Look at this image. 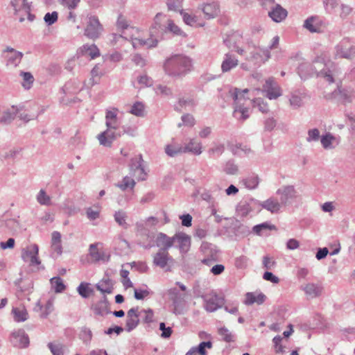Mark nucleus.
Wrapping results in <instances>:
<instances>
[{"label": "nucleus", "instance_id": "obj_63", "mask_svg": "<svg viewBox=\"0 0 355 355\" xmlns=\"http://www.w3.org/2000/svg\"><path fill=\"white\" fill-rule=\"evenodd\" d=\"M44 20L48 25H52L58 20V12L55 11L51 13L47 12L44 17Z\"/></svg>", "mask_w": 355, "mask_h": 355}, {"label": "nucleus", "instance_id": "obj_32", "mask_svg": "<svg viewBox=\"0 0 355 355\" xmlns=\"http://www.w3.org/2000/svg\"><path fill=\"white\" fill-rule=\"evenodd\" d=\"M51 248L57 254L62 253L61 234L59 232L55 231L52 233Z\"/></svg>", "mask_w": 355, "mask_h": 355}, {"label": "nucleus", "instance_id": "obj_57", "mask_svg": "<svg viewBox=\"0 0 355 355\" xmlns=\"http://www.w3.org/2000/svg\"><path fill=\"white\" fill-rule=\"evenodd\" d=\"M262 262L263 268L266 270H272L276 266V262L274 259L268 255L263 257Z\"/></svg>", "mask_w": 355, "mask_h": 355}, {"label": "nucleus", "instance_id": "obj_20", "mask_svg": "<svg viewBox=\"0 0 355 355\" xmlns=\"http://www.w3.org/2000/svg\"><path fill=\"white\" fill-rule=\"evenodd\" d=\"M142 161L141 155H139L138 158L132 159L130 164V169L132 174L136 176L139 180H145L146 176L144 168L141 164Z\"/></svg>", "mask_w": 355, "mask_h": 355}, {"label": "nucleus", "instance_id": "obj_46", "mask_svg": "<svg viewBox=\"0 0 355 355\" xmlns=\"http://www.w3.org/2000/svg\"><path fill=\"white\" fill-rule=\"evenodd\" d=\"M167 24L165 28V33L169 31L176 35H185L181 29L175 25L172 20L167 19Z\"/></svg>", "mask_w": 355, "mask_h": 355}, {"label": "nucleus", "instance_id": "obj_2", "mask_svg": "<svg viewBox=\"0 0 355 355\" xmlns=\"http://www.w3.org/2000/svg\"><path fill=\"white\" fill-rule=\"evenodd\" d=\"M192 61L183 55H174L166 60L164 69L166 74L172 77H182L191 71Z\"/></svg>", "mask_w": 355, "mask_h": 355}, {"label": "nucleus", "instance_id": "obj_49", "mask_svg": "<svg viewBox=\"0 0 355 355\" xmlns=\"http://www.w3.org/2000/svg\"><path fill=\"white\" fill-rule=\"evenodd\" d=\"M139 323V317H128L126 318L125 322V330L128 332H130L135 329Z\"/></svg>", "mask_w": 355, "mask_h": 355}, {"label": "nucleus", "instance_id": "obj_18", "mask_svg": "<svg viewBox=\"0 0 355 355\" xmlns=\"http://www.w3.org/2000/svg\"><path fill=\"white\" fill-rule=\"evenodd\" d=\"M308 95L304 89H299L294 90L290 96V105L297 109L303 106Z\"/></svg>", "mask_w": 355, "mask_h": 355}, {"label": "nucleus", "instance_id": "obj_9", "mask_svg": "<svg viewBox=\"0 0 355 355\" xmlns=\"http://www.w3.org/2000/svg\"><path fill=\"white\" fill-rule=\"evenodd\" d=\"M301 289L304 292L308 298L314 299L320 297L324 293V286L322 282H308L301 286Z\"/></svg>", "mask_w": 355, "mask_h": 355}, {"label": "nucleus", "instance_id": "obj_41", "mask_svg": "<svg viewBox=\"0 0 355 355\" xmlns=\"http://www.w3.org/2000/svg\"><path fill=\"white\" fill-rule=\"evenodd\" d=\"M89 284L86 282H81L77 288L78 294L83 298H87L91 293H93V289L89 287Z\"/></svg>", "mask_w": 355, "mask_h": 355}, {"label": "nucleus", "instance_id": "obj_21", "mask_svg": "<svg viewBox=\"0 0 355 355\" xmlns=\"http://www.w3.org/2000/svg\"><path fill=\"white\" fill-rule=\"evenodd\" d=\"M239 65V60L235 55L231 53H227L224 55L221 63V71L223 73H227L236 68Z\"/></svg>", "mask_w": 355, "mask_h": 355}, {"label": "nucleus", "instance_id": "obj_31", "mask_svg": "<svg viewBox=\"0 0 355 355\" xmlns=\"http://www.w3.org/2000/svg\"><path fill=\"white\" fill-rule=\"evenodd\" d=\"M202 146L200 142H196L194 139H191L190 141L183 147V152H190L194 155H200L202 153Z\"/></svg>", "mask_w": 355, "mask_h": 355}, {"label": "nucleus", "instance_id": "obj_51", "mask_svg": "<svg viewBox=\"0 0 355 355\" xmlns=\"http://www.w3.org/2000/svg\"><path fill=\"white\" fill-rule=\"evenodd\" d=\"M130 112L137 116H142L144 112V105L141 102H136L131 107Z\"/></svg>", "mask_w": 355, "mask_h": 355}, {"label": "nucleus", "instance_id": "obj_44", "mask_svg": "<svg viewBox=\"0 0 355 355\" xmlns=\"http://www.w3.org/2000/svg\"><path fill=\"white\" fill-rule=\"evenodd\" d=\"M218 334L221 339L227 343L234 341V335L225 327L218 329Z\"/></svg>", "mask_w": 355, "mask_h": 355}, {"label": "nucleus", "instance_id": "obj_59", "mask_svg": "<svg viewBox=\"0 0 355 355\" xmlns=\"http://www.w3.org/2000/svg\"><path fill=\"white\" fill-rule=\"evenodd\" d=\"M86 215L87 218L90 220H96L100 216V209H94L92 207H88L86 209Z\"/></svg>", "mask_w": 355, "mask_h": 355}, {"label": "nucleus", "instance_id": "obj_25", "mask_svg": "<svg viewBox=\"0 0 355 355\" xmlns=\"http://www.w3.org/2000/svg\"><path fill=\"white\" fill-rule=\"evenodd\" d=\"M91 309L93 310L95 315H104L110 313L109 302L105 295L96 304L92 305Z\"/></svg>", "mask_w": 355, "mask_h": 355}, {"label": "nucleus", "instance_id": "obj_27", "mask_svg": "<svg viewBox=\"0 0 355 355\" xmlns=\"http://www.w3.org/2000/svg\"><path fill=\"white\" fill-rule=\"evenodd\" d=\"M96 288L105 295V294H110L113 292L114 284L110 279L103 278L96 284Z\"/></svg>", "mask_w": 355, "mask_h": 355}, {"label": "nucleus", "instance_id": "obj_62", "mask_svg": "<svg viewBox=\"0 0 355 355\" xmlns=\"http://www.w3.org/2000/svg\"><path fill=\"white\" fill-rule=\"evenodd\" d=\"M323 4L326 11L329 13H332L338 6V2L337 0H324Z\"/></svg>", "mask_w": 355, "mask_h": 355}, {"label": "nucleus", "instance_id": "obj_30", "mask_svg": "<svg viewBox=\"0 0 355 355\" xmlns=\"http://www.w3.org/2000/svg\"><path fill=\"white\" fill-rule=\"evenodd\" d=\"M15 321L17 322H24L28 319V313L24 307H16L12 310Z\"/></svg>", "mask_w": 355, "mask_h": 355}, {"label": "nucleus", "instance_id": "obj_33", "mask_svg": "<svg viewBox=\"0 0 355 355\" xmlns=\"http://www.w3.org/2000/svg\"><path fill=\"white\" fill-rule=\"evenodd\" d=\"M114 218L116 223L119 226L122 227L124 229H127L128 227V224L126 222L128 215L125 211L121 209L116 211L114 214Z\"/></svg>", "mask_w": 355, "mask_h": 355}, {"label": "nucleus", "instance_id": "obj_35", "mask_svg": "<svg viewBox=\"0 0 355 355\" xmlns=\"http://www.w3.org/2000/svg\"><path fill=\"white\" fill-rule=\"evenodd\" d=\"M80 51L89 55L92 59L100 55L99 50L94 44H85L80 48Z\"/></svg>", "mask_w": 355, "mask_h": 355}, {"label": "nucleus", "instance_id": "obj_36", "mask_svg": "<svg viewBox=\"0 0 355 355\" xmlns=\"http://www.w3.org/2000/svg\"><path fill=\"white\" fill-rule=\"evenodd\" d=\"M50 282L52 288L55 291V293H62L66 288V286L64 285L62 279L60 277H52L50 279Z\"/></svg>", "mask_w": 355, "mask_h": 355}, {"label": "nucleus", "instance_id": "obj_19", "mask_svg": "<svg viewBox=\"0 0 355 355\" xmlns=\"http://www.w3.org/2000/svg\"><path fill=\"white\" fill-rule=\"evenodd\" d=\"M155 246L159 248V250L167 251L173 246L175 243L174 236L170 237L163 232H157Z\"/></svg>", "mask_w": 355, "mask_h": 355}, {"label": "nucleus", "instance_id": "obj_64", "mask_svg": "<svg viewBox=\"0 0 355 355\" xmlns=\"http://www.w3.org/2000/svg\"><path fill=\"white\" fill-rule=\"evenodd\" d=\"M224 171L227 174L235 175L238 171V167L234 163L229 161L226 163Z\"/></svg>", "mask_w": 355, "mask_h": 355}, {"label": "nucleus", "instance_id": "obj_54", "mask_svg": "<svg viewBox=\"0 0 355 355\" xmlns=\"http://www.w3.org/2000/svg\"><path fill=\"white\" fill-rule=\"evenodd\" d=\"M254 107H258L259 110L262 113H268L269 112V107L266 102L262 98H258L253 101Z\"/></svg>", "mask_w": 355, "mask_h": 355}, {"label": "nucleus", "instance_id": "obj_4", "mask_svg": "<svg viewBox=\"0 0 355 355\" xmlns=\"http://www.w3.org/2000/svg\"><path fill=\"white\" fill-rule=\"evenodd\" d=\"M248 92V89H245L241 92L237 88H233L230 89L228 93L229 96L234 101V116L243 121L249 117V109L244 107L245 102L247 101V99L244 98V94Z\"/></svg>", "mask_w": 355, "mask_h": 355}, {"label": "nucleus", "instance_id": "obj_56", "mask_svg": "<svg viewBox=\"0 0 355 355\" xmlns=\"http://www.w3.org/2000/svg\"><path fill=\"white\" fill-rule=\"evenodd\" d=\"M301 201V196L299 193L295 190L293 187L290 186V205L295 202V206H297Z\"/></svg>", "mask_w": 355, "mask_h": 355}, {"label": "nucleus", "instance_id": "obj_5", "mask_svg": "<svg viewBox=\"0 0 355 355\" xmlns=\"http://www.w3.org/2000/svg\"><path fill=\"white\" fill-rule=\"evenodd\" d=\"M136 236L138 244L144 249H150L155 247L157 232L148 230L143 223L137 222L135 224Z\"/></svg>", "mask_w": 355, "mask_h": 355}, {"label": "nucleus", "instance_id": "obj_12", "mask_svg": "<svg viewBox=\"0 0 355 355\" xmlns=\"http://www.w3.org/2000/svg\"><path fill=\"white\" fill-rule=\"evenodd\" d=\"M205 302L204 307L208 312L216 311L223 304V298L218 296L216 293H210L203 295Z\"/></svg>", "mask_w": 355, "mask_h": 355}, {"label": "nucleus", "instance_id": "obj_22", "mask_svg": "<svg viewBox=\"0 0 355 355\" xmlns=\"http://www.w3.org/2000/svg\"><path fill=\"white\" fill-rule=\"evenodd\" d=\"M168 295L170 299L173 301V304L175 306L173 313L175 314H180L181 311L179 310V306L184 302L185 294H180L177 288H171L168 291Z\"/></svg>", "mask_w": 355, "mask_h": 355}, {"label": "nucleus", "instance_id": "obj_7", "mask_svg": "<svg viewBox=\"0 0 355 355\" xmlns=\"http://www.w3.org/2000/svg\"><path fill=\"white\" fill-rule=\"evenodd\" d=\"M335 58L352 60L355 58V45L349 38L343 39L335 46Z\"/></svg>", "mask_w": 355, "mask_h": 355}, {"label": "nucleus", "instance_id": "obj_14", "mask_svg": "<svg viewBox=\"0 0 355 355\" xmlns=\"http://www.w3.org/2000/svg\"><path fill=\"white\" fill-rule=\"evenodd\" d=\"M263 91L266 92V96L270 100L276 99L282 94L281 88L272 78H269L266 81Z\"/></svg>", "mask_w": 355, "mask_h": 355}, {"label": "nucleus", "instance_id": "obj_39", "mask_svg": "<svg viewBox=\"0 0 355 355\" xmlns=\"http://www.w3.org/2000/svg\"><path fill=\"white\" fill-rule=\"evenodd\" d=\"M335 139L336 138L334 136H333L330 132H327L321 137L320 141L324 149H331L334 148L332 143Z\"/></svg>", "mask_w": 355, "mask_h": 355}, {"label": "nucleus", "instance_id": "obj_23", "mask_svg": "<svg viewBox=\"0 0 355 355\" xmlns=\"http://www.w3.org/2000/svg\"><path fill=\"white\" fill-rule=\"evenodd\" d=\"M175 243L177 242L181 252H187L191 245L190 236L183 232H178L174 235Z\"/></svg>", "mask_w": 355, "mask_h": 355}, {"label": "nucleus", "instance_id": "obj_37", "mask_svg": "<svg viewBox=\"0 0 355 355\" xmlns=\"http://www.w3.org/2000/svg\"><path fill=\"white\" fill-rule=\"evenodd\" d=\"M12 336L17 338L22 347H26L29 344V338L28 335L25 333L24 329H19L12 334Z\"/></svg>", "mask_w": 355, "mask_h": 355}, {"label": "nucleus", "instance_id": "obj_52", "mask_svg": "<svg viewBox=\"0 0 355 355\" xmlns=\"http://www.w3.org/2000/svg\"><path fill=\"white\" fill-rule=\"evenodd\" d=\"M37 202L42 205H50L51 198L46 194L44 190L41 189L37 196Z\"/></svg>", "mask_w": 355, "mask_h": 355}, {"label": "nucleus", "instance_id": "obj_45", "mask_svg": "<svg viewBox=\"0 0 355 355\" xmlns=\"http://www.w3.org/2000/svg\"><path fill=\"white\" fill-rule=\"evenodd\" d=\"M195 105V102L193 98H181L179 99L178 105H175V110L181 111L182 108L187 107H193Z\"/></svg>", "mask_w": 355, "mask_h": 355}, {"label": "nucleus", "instance_id": "obj_42", "mask_svg": "<svg viewBox=\"0 0 355 355\" xmlns=\"http://www.w3.org/2000/svg\"><path fill=\"white\" fill-rule=\"evenodd\" d=\"M259 183V177L255 175H252L246 178L243 180V184L248 189H254L257 187Z\"/></svg>", "mask_w": 355, "mask_h": 355}, {"label": "nucleus", "instance_id": "obj_13", "mask_svg": "<svg viewBox=\"0 0 355 355\" xmlns=\"http://www.w3.org/2000/svg\"><path fill=\"white\" fill-rule=\"evenodd\" d=\"M173 259L170 256L168 252L165 250H158L153 256V263L155 266L159 267L165 271H169L170 267L168 263L172 261Z\"/></svg>", "mask_w": 355, "mask_h": 355}, {"label": "nucleus", "instance_id": "obj_28", "mask_svg": "<svg viewBox=\"0 0 355 355\" xmlns=\"http://www.w3.org/2000/svg\"><path fill=\"white\" fill-rule=\"evenodd\" d=\"M202 10L208 19L214 18L219 13V6L216 2L206 3L202 5Z\"/></svg>", "mask_w": 355, "mask_h": 355}, {"label": "nucleus", "instance_id": "obj_53", "mask_svg": "<svg viewBox=\"0 0 355 355\" xmlns=\"http://www.w3.org/2000/svg\"><path fill=\"white\" fill-rule=\"evenodd\" d=\"M182 123H180L178 124V127L180 128L182 125H186L189 127H192L195 125L196 121L193 115L190 114H185L182 116Z\"/></svg>", "mask_w": 355, "mask_h": 355}, {"label": "nucleus", "instance_id": "obj_50", "mask_svg": "<svg viewBox=\"0 0 355 355\" xmlns=\"http://www.w3.org/2000/svg\"><path fill=\"white\" fill-rule=\"evenodd\" d=\"M135 180L128 176L124 177L121 183L117 184V187H119L123 191L126 190L128 188H130L131 189H132L135 187Z\"/></svg>", "mask_w": 355, "mask_h": 355}, {"label": "nucleus", "instance_id": "obj_40", "mask_svg": "<svg viewBox=\"0 0 355 355\" xmlns=\"http://www.w3.org/2000/svg\"><path fill=\"white\" fill-rule=\"evenodd\" d=\"M22 77L23 81L21 85L23 87L26 89H29L34 82V77L30 72H24L21 71L20 73Z\"/></svg>", "mask_w": 355, "mask_h": 355}, {"label": "nucleus", "instance_id": "obj_60", "mask_svg": "<svg viewBox=\"0 0 355 355\" xmlns=\"http://www.w3.org/2000/svg\"><path fill=\"white\" fill-rule=\"evenodd\" d=\"M182 0H168L167 6L169 10L178 11L182 8Z\"/></svg>", "mask_w": 355, "mask_h": 355}, {"label": "nucleus", "instance_id": "obj_26", "mask_svg": "<svg viewBox=\"0 0 355 355\" xmlns=\"http://www.w3.org/2000/svg\"><path fill=\"white\" fill-rule=\"evenodd\" d=\"M288 12L280 5L277 4L269 12L268 16L275 22H280L287 16Z\"/></svg>", "mask_w": 355, "mask_h": 355}, {"label": "nucleus", "instance_id": "obj_48", "mask_svg": "<svg viewBox=\"0 0 355 355\" xmlns=\"http://www.w3.org/2000/svg\"><path fill=\"white\" fill-rule=\"evenodd\" d=\"M166 153L170 157H175L178 154L182 153L183 147L180 146L168 145L165 148Z\"/></svg>", "mask_w": 355, "mask_h": 355}, {"label": "nucleus", "instance_id": "obj_16", "mask_svg": "<svg viewBox=\"0 0 355 355\" xmlns=\"http://www.w3.org/2000/svg\"><path fill=\"white\" fill-rule=\"evenodd\" d=\"M334 98H338L343 103H351L355 97L354 90L352 87L338 88L332 92Z\"/></svg>", "mask_w": 355, "mask_h": 355}, {"label": "nucleus", "instance_id": "obj_34", "mask_svg": "<svg viewBox=\"0 0 355 355\" xmlns=\"http://www.w3.org/2000/svg\"><path fill=\"white\" fill-rule=\"evenodd\" d=\"M273 229H275L274 225H272L268 222H266L254 226L252 230L256 234L262 236L266 234L268 231Z\"/></svg>", "mask_w": 355, "mask_h": 355}, {"label": "nucleus", "instance_id": "obj_10", "mask_svg": "<svg viewBox=\"0 0 355 355\" xmlns=\"http://www.w3.org/2000/svg\"><path fill=\"white\" fill-rule=\"evenodd\" d=\"M39 248L37 244H33L24 248L21 251V258L31 266H38L41 261L38 257Z\"/></svg>", "mask_w": 355, "mask_h": 355}, {"label": "nucleus", "instance_id": "obj_47", "mask_svg": "<svg viewBox=\"0 0 355 355\" xmlns=\"http://www.w3.org/2000/svg\"><path fill=\"white\" fill-rule=\"evenodd\" d=\"M89 254L95 261L103 260L105 261V255L103 253H101L97 247L96 244L93 243L89 246Z\"/></svg>", "mask_w": 355, "mask_h": 355}, {"label": "nucleus", "instance_id": "obj_38", "mask_svg": "<svg viewBox=\"0 0 355 355\" xmlns=\"http://www.w3.org/2000/svg\"><path fill=\"white\" fill-rule=\"evenodd\" d=\"M261 207L263 208L271 211L272 213H274V212L277 211L279 209L280 205L277 201H276L272 198H270V199H268L267 200L261 203Z\"/></svg>", "mask_w": 355, "mask_h": 355}, {"label": "nucleus", "instance_id": "obj_61", "mask_svg": "<svg viewBox=\"0 0 355 355\" xmlns=\"http://www.w3.org/2000/svg\"><path fill=\"white\" fill-rule=\"evenodd\" d=\"M248 258L245 256H240L235 259V266L239 269L245 268L248 266Z\"/></svg>", "mask_w": 355, "mask_h": 355}, {"label": "nucleus", "instance_id": "obj_15", "mask_svg": "<svg viewBox=\"0 0 355 355\" xmlns=\"http://www.w3.org/2000/svg\"><path fill=\"white\" fill-rule=\"evenodd\" d=\"M304 27L311 33H321L324 28V22L318 16H311L304 21Z\"/></svg>", "mask_w": 355, "mask_h": 355}, {"label": "nucleus", "instance_id": "obj_43", "mask_svg": "<svg viewBox=\"0 0 355 355\" xmlns=\"http://www.w3.org/2000/svg\"><path fill=\"white\" fill-rule=\"evenodd\" d=\"M23 53L20 51H15L8 58L7 64L17 67L23 58Z\"/></svg>", "mask_w": 355, "mask_h": 355}, {"label": "nucleus", "instance_id": "obj_29", "mask_svg": "<svg viewBox=\"0 0 355 355\" xmlns=\"http://www.w3.org/2000/svg\"><path fill=\"white\" fill-rule=\"evenodd\" d=\"M266 300L265 295L262 293L256 294L254 293H247L245 294V298L244 303L246 305H251L254 303L261 304Z\"/></svg>", "mask_w": 355, "mask_h": 355}, {"label": "nucleus", "instance_id": "obj_3", "mask_svg": "<svg viewBox=\"0 0 355 355\" xmlns=\"http://www.w3.org/2000/svg\"><path fill=\"white\" fill-rule=\"evenodd\" d=\"M166 16L162 13H157L155 18L153 24L150 28V38L148 40L138 39L136 38L133 41V46H148V47L156 46L158 42V40L163 36L165 33L166 24L165 22Z\"/></svg>", "mask_w": 355, "mask_h": 355}, {"label": "nucleus", "instance_id": "obj_58", "mask_svg": "<svg viewBox=\"0 0 355 355\" xmlns=\"http://www.w3.org/2000/svg\"><path fill=\"white\" fill-rule=\"evenodd\" d=\"M320 139V131L318 128L310 129L308 131L306 141L308 142L317 141Z\"/></svg>", "mask_w": 355, "mask_h": 355}, {"label": "nucleus", "instance_id": "obj_17", "mask_svg": "<svg viewBox=\"0 0 355 355\" xmlns=\"http://www.w3.org/2000/svg\"><path fill=\"white\" fill-rule=\"evenodd\" d=\"M270 57V51L268 49H263L259 47H255L250 55L246 59L252 61L254 64H260L264 63Z\"/></svg>", "mask_w": 355, "mask_h": 355}, {"label": "nucleus", "instance_id": "obj_55", "mask_svg": "<svg viewBox=\"0 0 355 355\" xmlns=\"http://www.w3.org/2000/svg\"><path fill=\"white\" fill-rule=\"evenodd\" d=\"M275 350L277 354H284L286 352L285 347H284L281 343L282 338L280 336H275L273 340Z\"/></svg>", "mask_w": 355, "mask_h": 355}, {"label": "nucleus", "instance_id": "obj_8", "mask_svg": "<svg viewBox=\"0 0 355 355\" xmlns=\"http://www.w3.org/2000/svg\"><path fill=\"white\" fill-rule=\"evenodd\" d=\"M103 31V26L96 16L88 18L84 34L89 39L96 40L100 37Z\"/></svg>", "mask_w": 355, "mask_h": 355}, {"label": "nucleus", "instance_id": "obj_24", "mask_svg": "<svg viewBox=\"0 0 355 355\" xmlns=\"http://www.w3.org/2000/svg\"><path fill=\"white\" fill-rule=\"evenodd\" d=\"M24 109V106H15L12 105L10 109L5 111L2 116L0 119V123L3 124H10L16 117V115L22 111Z\"/></svg>", "mask_w": 355, "mask_h": 355}, {"label": "nucleus", "instance_id": "obj_6", "mask_svg": "<svg viewBox=\"0 0 355 355\" xmlns=\"http://www.w3.org/2000/svg\"><path fill=\"white\" fill-rule=\"evenodd\" d=\"M10 6L15 10V15L18 17L19 21L22 22L25 20V17L32 21L35 19V15L31 13V4L26 0H11Z\"/></svg>", "mask_w": 355, "mask_h": 355}, {"label": "nucleus", "instance_id": "obj_11", "mask_svg": "<svg viewBox=\"0 0 355 355\" xmlns=\"http://www.w3.org/2000/svg\"><path fill=\"white\" fill-rule=\"evenodd\" d=\"M121 136L122 132H121V130H115L113 128H107L105 131L98 135L97 139L101 145L110 147L112 142Z\"/></svg>", "mask_w": 355, "mask_h": 355}, {"label": "nucleus", "instance_id": "obj_1", "mask_svg": "<svg viewBox=\"0 0 355 355\" xmlns=\"http://www.w3.org/2000/svg\"><path fill=\"white\" fill-rule=\"evenodd\" d=\"M297 73L302 79H306L309 77L316 76L322 77L329 83L334 82V73L324 62V60L316 58L313 63L303 62L297 67Z\"/></svg>", "mask_w": 355, "mask_h": 355}]
</instances>
